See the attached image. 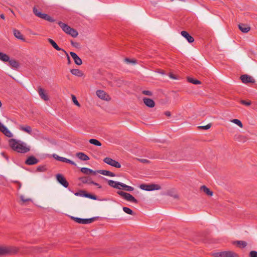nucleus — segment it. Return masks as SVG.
I'll return each mask as SVG.
<instances>
[{
	"mask_svg": "<svg viewBox=\"0 0 257 257\" xmlns=\"http://www.w3.org/2000/svg\"><path fill=\"white\" fill-rule=\"evenodd\" d=\"M11 147L15 151L22 153H25L30 151L29 147L27 144L20 140L12 139L9 141Z\"/></svg>",
	"mask_w": 257,
	"mask_h": 257,
	"instance_id": "f257e3e1",
	"label": "nucleus"
},
{
	"mask_svg": "<svg viewBox=\"0 0 257 257\" xmlns=\"http://www.w3.org/2000/svg\"><path fill=\"white\" fill-rule=\"evenodd\" d=\"M58 24L59 25V26L61 28L62 30L66 34L71 35L72 37L74 38L77 37L78 33L75 29L71 28L67 24L63 23L61 22H59Z\"/></svg>",
	"mask_w": 257,
	"mask_h": 257,
	"instance_id": "f03ea898",
	"label": "nucleus"
},
{
	"mask_svg": "<svg viewBox=\"0 0 257 257\" xmlns=\"http://www.w3.org/2000/svg\"><path fill=\"white\" fill-rule=\"evenodd\" d=\"M211 255L215 257H238L237 254L230 250L214 252Z\"/></svg>",
	"mask_w": 257,
	"mask_h": 257,
	"instance_id": "7ed1b4c3",
	"label": "nucleus"
},
{
	"mask_svg": "<svg viewBox=\"0 0 257 257\" xmlns=\"http://www.w3.org/2000/svg\"><path fill=\"white\" fill-rule=\"evenodd\" d=\"M140 188L142 190L148 191L158 190L161 189L160 185L156 184H143L140 185Z\"/></svg>",
	"mask_w": 257,
	"mask_h": 257,
	"instance_id": "20e7f679",
	"label": "nucleus"
},
{
	"mask_svg": "<svg viewBox=\"0 0 257 257\" xmlns=\"http://www.w3.org/2000/svg\"><path fill=\"white\" fill-rule=\"evenodd\" d=\"M33 13L36 16H37L41 19L46 20L50 22H55V20L54 19H53L52 17L49 16L47 14L42 13L41 12L39 11L37 9H36V8H35V7H34L33 8Z\"/></svg>",
	"mask_w": 257,
	"mask_h": 257,
	"instance_id": "39448f33",
	"label": "nucleus"
},
{
	"mask_svg": "<svg viewBox=\"0 0 257 257\" xmlns=\"http://www.w3.org/2000/svg\"><path fill=\"white\" fill-rule=\"evenodd\" d=\"M103 161L108 165H109L112 167L119 168L121 167L120 163L115 160L112 159L110 158L106 157L104 159Z\"/></svg>",
	"mask_w": 257,
	"mask_h": 257,
	"instance_id": "423d86ee",
	"label": "nucleus"
},
{
	"mask_svg": "<svg viewBox=\"0 0 257 257\" xmlns=\"http://www.w3.org/2000/svg\"><path fill=\"white\" fill-rule=\"evenodd\" d=\"M118 194L121 196L123 197L125 200L128 201L137 203V200L130 194L122 192L119 191L118 192Z\"/></svg>",
	"mask_w": 257,
	"mask_h": 257,
	"instance_id": "0eeeda50",
	"label": "nucleus"
},
{
	"mask_svg": "<svg viewBox=\"0 0 257 257\" xmlns=\"http://www.w3.org/2000/svg\"><path fill=\"white\" fill-rule=\"evenodd\" d=\"M72 219L74 220L76 222L80 224H89L93 222L95 218L93 217L89 219H82L78 217H71Z\"/></svg>",
	"mask_w": 257,
	"mask_h": 257,
	"instance_id": "6e6552de",
	"label": "nucleus"
},
{
	"mask_svg": "<svg viewBox=\"0 0 257 257\" xmlns=\"http://www.w3.org/2000/svg\"><path fill=\"white\" fill-rule=\"evenodd\" d=\"M56 179L57 181L64 187L67 188L68 187V182L62 175L60 174H57L56 175Z\"/></svg>",
	"mask_w": 257,
	"mask_h": 257,
	"instance_id": "1a4fd4ad",
	"label": "nucleus"
},
{
	"mask_svg": "<svg viewBox=\"0 0 257 257\" xmlns=\"http://www.w3.org/2000/svg\"><path fill=\"white\" fill-rule=\"evenodd\" d=\"M97 96L100 99L106 101H109L110 99L109 95L103 90H98L96 91Z\"/></svg>",
	"mask_w": 257,
	"mask_h": 257,
	"instance_id": "9d476101",
	"label": "nucleus"
},
{
	"mask_svg": "<svg viewBox=\"0 0 257 257\" xmlns=\"http://www.w3.org/2000/svg\"><path fill=\"white\" fill-rule=\"evenodd\" d=\"M240 79L242 82L244 83H254L255 82V80L252 77L246 74L241 75Z\"/></svg>",
	"mask_w": 257,
	"mask_h": 257,
	"instance_id": "9b49d317",
	"label": "nucleus"
},
{
	"mask_svg": "<svg viewBox=\"0 0 257 257\" xmlns=\"http://www.w3.org/2000/svg\"><path fill=\"white\" fill-rule=\"evenodd\" d=\"M0 131L4 133L7 137L9 138L13 137L12 133L1 122H0Z\"/></svg>",
	"mask_w": 257,
	"mask_h": 257,
	"instance_id": "f8f14e48",
	"label": "nucleus"
},
{
	"mask_svg": "<svg viewBox=\"0 0 257 257\" xmlns=\"http://www.w3.org/2000/svg\"><path fill=\"white\" fill-rule=\"evenodd\" d=\"M38 93L40 96V97L45 101H47L49 99V97L46 92V91L43 89L42 88H39L38 89Z\"/></svg>",
	"mask_w": 257,
	"mask_h": 257,
	"instance_id": "ddd939ff",
	"label": "nucleus"
},
{
	"mask_svg": "<svg viewBox=\"0 0 257 257\" xmlns=\"http://www.w3.org/2000/svg\"><path fill=\"white\" fill-rule=\"evenodd\" d=\"M70 54L73 59L74 62L76 65H81L82 64V60L75 53L71 52Z\"/></svg>",
	"mask_w": 257,
	"mask_h": 257,
	"instance_id": "4468645a",
	"label": "nucleus"
},
{
	"mask_svg": "<svg viewBox=\"0 0 257 257\" xmlns=\"http://www.w3.org/2000/svg\"><path fill=\"white\" fill-rule=\"evenodd\" d=\"M238 28L243 33H247L250 30L249 25L243 23L239 24Z\"/></svg>",
	"mask_w": 257,
	"mask_h": 257,
	"instance_id": "2eb2a0df",
	"label": "nucleus"
},
{
	"mask_svg": "<svg viewBox=\"0 0 257 257\" xmlns=\"http://www.w3.org/2000/svg\"><path fill=\"white\" fill-rule=\"evenodd\" d=\"M143 102L146 106L152 108L155 106V102L150 98L144 97L143 98Z\"/></svg>",
	"mask_w": 257,
	"mask_h": 257,
	"instance_id": "dca6fc26",
	"label": "nucleus"
},
{
	"mask_svg": "<svg viewBox=\"0 0 257 257\" xmlns=\"http://www.w3.org/2000/svg\"><path fill=\"white\" fill-rule=\"evenodd\" d=\"M181 34L188 41L189 43H192L194 42V38L191 36H190L186 31H182Z\"/></svg>",
	"mask_w": 257,
	"mask_h": 257,
	"instance_id": "f3484780",
	"label": "nucleus"
},
{
	"mask_svg": "<svg viewBox=\"0 0 257 257\" xmlns=\"http://www.w3.org/2000/svg\"><path fill=\"white\" fill-rule=\"evenodd\" d=\"M122 183L115 182L113 180H109L108 184L109 186L118 189H121V185Z\"/></svg>",
	"mask_w": 257,
	"mask_h": 257,
	"instance_id": "a211bd4d",
	"label": "nucleus"
},
{
	"mask_svg": "<svg viewBox=\"0 0 257 257\" xmlns=\"http://www.w3.org/2000/svg\"><path fill=\"white\" fill-rule=\"evenodd\" d=\"M19 129L23 132H25L30 135L32 133V128L29 125H20Z\"/></svg>",
	"mask_w": 257,
	"mask_h": 257,
	"instance_id": "6ab92c4d",
	"label": "nucleus"
},
{
	"mask_svg": "<svg viewBox=\"0 0 257 257\" xmlns=\"http://www.w3.org/2000/svg\"><path fill=\"white\" fill-rule=\"evenodd\" d=\"M38 162V160L33 156L29 157L26 161V163L29 165H34L37 164Z\"/></svg>",
	"mask_w": 257,
	"mask_h": 257,
	"instance_id": "aec40b11",
	"label": "nucleus"
},
{
	"mask_svg": "<svg viewBox=\"0 0 257 257\" xmlns=\"http://www.w3.org/2000/svg\"><path fill=\"white\" fill-rule=\"evenodd\" d=\"M81 171L87 175L89 174H94L95 175L97 173V171H94L90 169L87 168H82L81 169Z\"/></svg>",
	"mask_w": 257,
	"mask_h": 257,
	"instance_id": "412c9836",
	"label": "nucleus"
},
{
	"mask_svg": "<svg viewBox=\"0 0 257 257\" xmlns=\"http://www.w3.org/2000/svg\"><path fill=\"white\" fill-rule=\"evenodd\" d=\"M97 172L102 175L110 177H114L115 176V174L107 170H98Z\"/></svg>",
	"mask_w": 257,
	"mask_h": 257,
	"instance_id": "4be33fe9",
	"label": "nucleus"
},
{
	"mask_svg": "<svg viewBox=\"0 0 257 257\" xmlns=\"http://www.w3.org/2000/svg\"><path fill=\"white\" fill-rule=\"evenodd\" d=\"M71 73L75 76L79 77H82L83 76V73L79 69H73L70 71Z\"/></svg>",
	"mask_w": 257,
	"mask_h": 257,
	"instance_id": "5701e85b",
	"label": "nucleus"
},
{
	"mask_svg": "<svg viewBox=\"0 0 257 257\" xmlns=\"http://www.w3.org/2000/svg\"><path fill=\"white\" fill-rule=\"evenodd\" d=\"M14 36L18 39L25 41L23 36L21 34V32L16 29L13 30Z\"/></svg>",
	"mask_w": 257,
	"mask_h": 257,
	"instance_id": "b1692460",
	"label": "nucleus"
},
{
	"mask_svg": "<svg viewBox=\"0 0 257 257\" xmlns=\"http://www.w3.org/2000/svg\"><path fill=\"white\" fill-rule=\"evenodd\" d=\"M200 190L202 191H203L205 194L209 196H212L213 195V192L210 190L209 188L206 187L205 186H202L200 187Z\"/></svg>",
	"mask_w": 257,
	"mask_h": 257,
	"instance_id": "393cba45",
	"label": "nucleus"
},
{
	"mask_svg": "<svg viewBox=\"0 0 257 257\" xmlns=\"http://www.w3.org/2000/svg\"><path fill=\"white\" fill-rule=\"evenodd\" d=\"M76 156L83 161H87L89 159V158L83 153H78L76 154Z\"/></svg>",
	"mask_w": 257,
	"mask_h": 257,
	"instance_id": "a878e982",
	"label": "nucleus"
},
{
	"mask_svg": "<svg viewBox=\"0 0 257 257\" xmlns=\"http://www.w3.org/2000/svg\"><path fill=\"white\" fill-rule=\"evenodd\" d=\"M48 41L55 49H56L58 51H63V49L60 48L54 40H53L51 39H48Z\"/></svg>",
	"mask_w": 257,
	"mask_h": 257,
	"instance_id": "bb28decb",
	"label": "nucleus"
},
{
	"mask_svg": "<svg viewBox=\"0 0 257 257\" xmlns=\"http://www.w3.org/2000/svg\"><path fill=\"white\" fill-rule=\"evenodd\" d=\"M9 249L8 247L0 246V255H5L9 253Z\"/></svg>",
	"mask_w": 257,
	"mask_h": 257,
	"instance_id": "cd10ccee",
	"label": "nucleus"
},
{
	"mask_svg": "<svg viewBox=\"0 0 257 257\" xmlns=\"http://www.w3.org/2000/svg\"><path fill=\"white\" fill-rule=\"evenodd\" d=\"M10 59L9 57L6 54L0 52V60L4 61L7 62L9 61Z\"/></svg>",
	"mask_w": 257,
	"mask_h": 257,
	"instance_id": "c85d7f7f",
	"label": "nucleus"
},
{
	"mask_svg": "<svg viewBox=\"0 0 257 257\" xmlns=\"http://www.w3.org/2000/svg\"><path fill=\"white\" fill-rule=\"evenodd\" d=\"M10 65L14 68H18L19 67V63L15 60H9Z\"/></svg>",
	"mask_w": 257,
	"mask_h": 257,
	"instance_id": "c756f323",
	"label": "nucleus"
},
{
	"mask_svg": "<svg viewBox=\"0 0 257 257\" xmlns=\"http://www.w3.org/2000/svg\"><path fill=\"white\" fill-rule=\"evenodd\" d=\"M89 142L90 144H93L95 146H101V143L99 141H98V140H97L96 139H90V140H89Z\"/></svg>",
	"mask_w": 257,
	"mask_h": 257,
	"instance_id": "7c9ffc66",
	"label": "nucleus"
},
{
	"mask_svg": "<svg viewBox=\"0 0 257 257\" xmlns=\"http://www.w3.org/2000/svg\"><path fill=\"white\" fill-rule=\"evenodd\" d=\"M122 188L124 190L127 191H132L134 190V188L130 186H127L124 184L121 183V188Z\"/></svg>",
	"mask_w": 257,
	"mask_h": 257,
	"instance_id": "2f4dec72",
	"label": "nucleus"
},
{
	"mask_svg": "<svg viewBox=\"0 0 257 257\" xmlns=\"http://www.w3.org/2000/svg\"><path fill=\"white\" fill-rule=\"evenodd\" d=\"M9 250V253L15 254L18 252V249L16 247L11 246L8 247Z\"/></svg>",
	"mask_w": 257,
	"mask_h": 257,
	"instance_id": "473e14b6",
	"label": "nucleus"
},
{
	"mask_svg": "<svg viewBox=\"0 0 257 257\" xmlns=\"http://www.w3.org/2000/svg\"><path fill=\"white\" fill-rule=\"evenodd\" d=\"M234 243L236 244L238 246L241 247H244L247 245V243L244 241H237L235 242Z\"/></svg>",
	"mask_w": 257,
	"mask_h": 257,
	"instance_id": "72a5a7b5",
	"label": "nucleus"
},
{
	"mask_svg": "<svg viewBox=\"0 0 257 257\" xmlns=\"http://www.w3.org/2000/svg\"><path fill=\"white\" fill-rule=\"evenodd\" d=\"M231 121L236 124H237L238 126H239L240 127H242L243 125L241 122L238 119H233L231 120Z\"/></svg>",
	"mask_w": 257,
	"mask_h": 257,
	"instance_id": "f704fd0d",
	"label": "nucleus"
},
{
	"mask_svg": "<svg viewBox=\"0 0 257 257\" xmlns=\"http://www.w3.org/2000/svg\"><path fill=\"white\" fill-rule=\"evenodd\" d=\"M188 81L194 84H200L201 82L198 80H194L192 78H188Z\"/></svg>",
	"mask_w": 257,
	"mask_h": 257,
	"instance_id": "c9c22d12",
	"label": "nucleus"
},
{
	"mask_svg": "<svg viewBox=\"0 0 257 257\" xmlns=\"http://www.w3.org/2000/svg\"><path fill=\"white\" fill-rule=\"evenodd\" d=\"M122 209L125 213L128 214L133 215V212L130 208L126 207H123Z\"/></svg>",
	"mask_w": 257,
	"mask_h": 257,
	"instance_id": "e433bc0d",
	"label": "nucleus"
},
{
	"mask_svg": "<svg viewBox=\"0 0 257 257\" xmlns=\"http://www.w3.org/2000/svg\"><path fill=\"white\" fill-rule=\"evenodd\" d=\"M71 97H72V101H73V103L77 106L80 107V104L79 103V102L77 101L76 96L72 94V95H71Z\"/></svg>",
	"mask_w": 257,
	"mask_h": 257,
	"instance_id": "4c0bfd02",
	"label": "nucleus"
},
{
	"mask_svg": "<svg viewBox=\"0 0 257 257\" xmlns=\"http://www.w3.org/2000/svg\"><path fill=\"white\" fill-rule=\"evenodd\" d=\"M83 196L85 197H87V198H89L93 199V200H96V199H97L96 196L92 195H91L90 194H87V193L83 194Z\"/></svg>",
	"mask_w": 257,
	"mask_h": 257,
	"instance_id": "58836bf2",
	"label": "nucleus"
},
{
	"mask_svg": "<svg viewBox=\"0 0 257 257\" xmlns=\"http://www.w3.org/2000/svg\"><path fill=\"white\" fill-rule=\"evenodd\" d=\"M20 198L23 203H25L31 200L30 198H27L24 195H22L20 196Z\"/></svg>",
	"mask_w": 257,
	"mask_h": 257,
	"instance_id": "ea45409f",
	"label": "nucleus"
},
{
	"mask_svg": "<svg viewBox=\"0 0 257 257\" xmlns=\"http://www.w3.org/2000/svg\"><path fill=\"white\" fill-rule=\"evenodd\" d=\"M124 61L127 63H132L133 64H135L136 63V61L135 59L130 60L128 58H126L125 59Z\"/></svg>",
	"mask_w": 257,
	"mask_h": 257,
	"instance_id": "a19ab883",
	"label": "nucleus"
},
{
	"mask_svg": "<svg viewBox=\"0 0 257 257\" xmlns=\"http://www.w3.org/2000/svg\"><path fill=\"white\" fill-rule=\"evenodd\" d=\"M82 179V182L84 183L91 184V183L90 182L92 181V180H91L90 179H89L88 178H83Z\"/></svg>",
	"mask_w": 257,
	"mask_h": 257,
	"instance_id": "79ce46f5",
	"label": "nucleus"
},
{
	"mask_svg": "<svg viewBox=\"0 0 257 257\" xmlns=\"http://www.w3.org/2000/svg\"><path fill=\"white\" fill-rule=\"evenodd\" d=\"M211 127L210 124H208L206 125L199 126L198 127L201 129L208 130Z\"/></svg>",
	"mask_w": 257,
	"mask_h": 257,
	"instance_id": "37998d69",
	"label": "nucleus"
},
{
	"mask_svg": "<svg viewBox=\"0 0 257 257\" xmlns=\"http://www.w3.org/2000/svg\"><path fill=\"white\" fill-rule=\"evenodd\" d=\"M142 93L144 94L148 95V96H152L153 94L152 92L149 90H143L142 91Z\"/></svg>",
	"mask_w": 257,
	"mask_h": 257,
	"instance_id": "c03bdc74",
	"label": "nucleus"
},
{
	"mask_svg": "<svg viewBox=\"0 0 257 257\" xmlns=\"http://www.w3.org/2000/svg\"><path fill=\"white\" fill-rule=\"evenodd\" d=\"M249 257H257V251H251L249 252Z\"/></svg>",
	"mask_w": 257,
	"mask_h": 257,
	"instance_id": "a18cd8bd",
	"label": "nucleus"
},
{
	"mask_svg": "<svg viewBox=\"0 0 257 257\" xmlns=\"http://www.w3.org/2000/svg\"><path fill=\"white\" fill-rule=\"evenodd\" d=\"M137 160L140 162L144 164H148L150 162L149 160L145 159H137Z\"/></svg>",
	"mask_w": 257,
	"mask_h": 257,
	"instance_id": "49530a36",
	"label": "nucleus"
},
{
	"mask_svg": "<svg viewBox=\"0 0 257 257\" xmlns=\"http://www.w3.org/2000/svg\"><path fill=\"white\" fill-rule=\"evenodd\" d=\"M169 195L173 197L175 199H178L179 196L178 194L172 193L171 192H170L168 193Z\"/></svg>",
	"mask_w": 257,
	"mask_h": 257,
	"instance_id": "de8ad7c7",
	"label": "nucleus"
},
{
	"mask_svg": "<svg viewBox=\"0 0 257 257\" xmlns=\"http://www.w3.org/2000/svg\"><path fill=\"white\" fill-rule=\"evenodd\" d=\"M71 44L73 47L76 48H79L80 46V44L79 43L75 42L74 41H71Z\"/></svg>",
	"mask_w": 257,
	"mask_h": 257,
	"instance_id": "09e8293b",
	"label": "nucleus"
},
{
	"mask_svg": "<svg viewBox=\"0 0 257 257\" xmlns=\"http://www.w3.org/2000/svg\"><path fill=\"white\" fill-rule=\"evenodd\" d=\"M240 103L242 104L245 105L246 106H249L251 104L250 101H246L245 100H242L240 101Z\"/></svg>",
	"mask_w": 257,
	"mask_h": 257,
	"instance_id": "8fccbe9b",
	"label": "nucleus"
},
{
	"mask_svg": "<svg viewBox=\"0 0 257 257\" xmlns=\"http://www.w3.org/2000/svg\"><path fill=\"white\" fill-rule=\"evenodd\" d=\"M59 159H60V161L63 162H66V163H68V161L69 160V159H68L64 158V157L60 158Z\"/></svg>",
	"mask_w": 257,
	"mask_h": 257,
	"instance_id": "3c124183",
	"label": "nucleus"
},
{
	"mask_svg": "<svg viewBox=\"0 0 257 257\" xmlns=\"http://www.w3.org/2000/svg\"><path fill=\"white\" fill-rule=\"evenodd\" d=\"M90 182L91 183V184H92L95 185L96 186H97V187L98 188H101V186L99 184H98L97 183H95V182H94L93 181H91Z\"/></svg>",
	"mask_w": 257,
	"mask_h": 257,
	"instance_id": "603ef678",
	"label": "nucleus"
},
{
	"mask_svg": "<svg viewBox=\"0 0 257 257\" xmlns=\"http://www.w3.org/2000/svg\"><path fill=\"white\" fill-rule=\"evenodd\" d=\"M63 51H64L65 52V53L66 54V56H67V60H68V63L70 64V57L69 56L68 53L64 50H63Z\"/></svg>",
	"mask_w": 257,
	"mask_h": 257,
	"instance_id": "864d4df0",
	"label": "nucleus"
},
{
	"mask_svg": "<svg viewBox=\"0 0 257 257\" xmlns=\"http://www.w3.org/2000/svg\"><path fill=\"white\" fill-rule=\"evenodd\" d=\"M169 76L170 78L171 79H176V77L172 73H170Z\"/></svg>",
	"mask_w": 257,
	"mask_h": 257,
	"instance_id": "5fc2aeb1",
	"label": "nucleus"
},
{
	"mask_svg": "<svg viewBox=\"0 0 257 257\" xmlns=\"http://www.w3.org/2000/svg\"><path fill=\"white\" fill-rule=\"evenodd\" d=\"M38 170L40 171H44L45 170V168L44 167H39L38 168Z\"/></svg>",
	"mask_w": 257,
	"mask_h": 257,
	"instance_id": "6e6d98bb",
	"label": "nucleus"
},
{
	"mask_svg": "<svg viewBox=\"0 0 257 257\" xmlns=\"http://www.w3.org/2000/svg\"><path fill=\"white\" fill-rule=\"evenodd\" d=\"M53 157H54V158H55L56 159H57V160H59V161H60V159L59 158H61V157H59V156H58V155H57L56 154H54L53 155Z\"/></svg>",
	"mask_w": 257,
	"mask_h": 257,
	"instance_id": "4d7b16f0",
	"label": "nucleus"
},
{
	"mask_svg": "<svg viewBox=\"0 0 257 257\" xmlns=\"http://www.w3.org/2000/svg\"><path fill=\"white\" fill-rule=\"evenodd\" d=\"M74 194H75V196H83V194H81V193H79V192H76Z\"/></svg>",
	"mask_w": 257,
	"mask_h": 257,
	"instance_id": "13d9d810",
	"label": "nucleus"
},
{
	"mask_svg": "<svg viewBox=\"0 0 257 257\" xmlns=\"http://www.w3.org/2000/svg\"><path fill=\"white\" fill-rule=\"evenodd\" d=\"M68 163H70V164H71L72 165H76V164L73 161H71L70 160H69Z\"/></svg>",
	"mask_w": 257,
	"mask_h": 257,
	"instance_id": "bf43d9fd",
	"label": "nucleus"
},
{
	"mask_svg": "<svg viewBox=\"0 0 257 257\" xmlns=\"http://www.w3.org/2000/svg\"><path fill=\"white\" fill-rule=\"evenodd\" d=\"M165 115L167 116H170L171 115V113L170 111H166L165 112Z\"/></svg>",
	"mask_w": 257,
	"mask_h": 257,
	"instance_id": "052dcab7",
	"label": "nucleus"
},
{
	"mask_svg": "<svg viewBox=\"0 0 257 257\" xmlns=\"http://www.w3.org/2000/svg\"><path fill=\"white\" fill-rule=\"evenodd\" d=\"M0 17L3 19H5V15L4 14H1L0 15Z\"/></svg>",
	"mask_w": 257,
	"mask_h": 257,
	"instance_id": "680f3d73",
	"label": "nucleus"
},
{
	"mask_svg": "<svg viewBox=\"0 0 257 257\" xmlns=\"http://www.w3.org/2000/svg\"><path fill=\"white\" fill-rule=\"evenodd\" d=\"M2 104L1 101H0V107H2Z\"/></svg>",
	"mask_w": 257,
	"mask_h": 257,
	"instance_id": "e2e57ef3",
	"label": "nucleus"
},
{
	"mask_svg": "<svg viewBox=\"0 0 257 257\" xmlns=\"http://www.w3.org/2000/svg\"><path fill=\"white\" fill-rule=\"evenodd\" d=\"M161 74H164V72L163 71L162 72H161Z\"/></svg>",
	"mask_w": 257,
	"mask_h": 257,
	"instance_id": "0e129e2a",
	"label": "nucleus"
}]
</instances>
